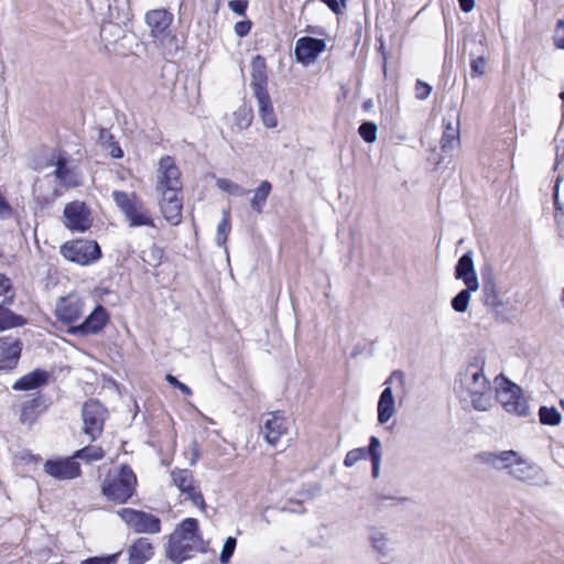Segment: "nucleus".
I'll use <instances>...</instances> for the list:
<instances>
[{
	"instance_id": "nucleus-1",
	"label": "nucleus",
	"mask_w": 564,
	"mask_h": 564,
	"mask_svg": "<svg viewBox=\"0 0 564 564\" xmlns=\"http://www.w3.org/2000/svg\"><path fill=\"white\" fill-rule=\"evenodd\" d=\"M485 358L477 355L462 369L455 379L454 391L460 402L469 403L480 412L489 411L495 404V390L485 375Z\"/></svg>"
},
{
	"instance_id": "nucleus-2",
	"label": "nucleus",
	"mask_w": 564,
	"mask_h": 564,
	"mask_svg": "<svg viewBox=\"0 0 564 564\" xmlns=\"http://www.w3.org/2000/svg\"><path fill=\"white\" fill-rule=\"evenodd\" d=\"M204 551L205 542L199 533L198 521L186 518L170 535L165 553L171 561L182 563L195 553Z\"/></svg>"
},
{
	"instance_id": "nucleus-3",
	"label": "nucleus",
	"mask_w": 564,
	"mask_h": 564,
	"mask_svg": "<svg viewBox=\"0 0 564 564\" xmlns=\"http://www.w3.org/2000/svg\"><path fill=\"white\" fill-rule=\"evenodd\" d=\"M137 476L128 465L109 473L102 481L101 492L110 501L126 503L135 492Z\"/></svg>"
},
{
	"instance_id": "nucleus-4",
	"label": "nucleus",
	"mask_w": 564,
	"mask_h": 564,
	"mask_svg": "<svg viewBox=\"0 0 564 564\" xmlns=\"http://www.w3.org/2000/svg\"><path fill=\"white\" fill-rule=\"evenodd\" d=\"M112 198L116 206L123 214L129 227H155L150 210L134 192L113 191Z\"/></svg>"
},
{
	"instance_id": "nucleus-5",
	"label": "nucleus",
	"mask_w": 564,
	"mask_h": 564,
	"mask_svg": "<svg viewBox=\"0 0 564 564\" xmlns=\"http://www.w3.org/2000/svg\"><path fill=\"white\" fill-rule=\"evenodd\" d=\"M145 22L151 30V34L156 39L166 55H175L178 50V40L171 32L173 14L165 9L150 10L145 14Z\"/></svg>"
},
{
	"instance_id": "nucleus-6",
	"label": "nucleus",
	"mask_w": 564,
	"mask_h": 564,
	"mask_svg": "<svg viewBox=\"0 0 564 564\" xmlns=\"http://www.w3.org/2000/svg\"><path fill=\"white\" fill-rule=\"evenodd\" d=\"M495 401H499L502 408L508 412L518 416H527L529 413V405L522 395V390L519 386L511 382L503 375L495 378Z\"/></svg>"
},
{
	"instance_id": "nucleus-7",
	"label": "nucleus",
	"mask_w": 564,
	"mask_h": 564,
	"mask_svg": "<svg viewBox=\"0 0 564 564\" xmlns=\"http://www.w3.org/2000/svg\"><path fill=\"white\" fill-rule=\"evenodd\" d=\"M61 254L68 261L87 265L101 257V249L96 241L77 239L61 247Z\"/></svg>"
},
{
	"instance_id": "nucleus-8",
	"label": "nucleus",
	"mask_w": 564,
	"mask_h": 564,
	"mask_svg": "<svg viewBox=\"0 0 564 564\" xmlns=\"http://www.w3.org/2000/svg\"><path fill=\"white\" fill-rule=\"evenodd\" d=\"M107 416V409L98 400L90 399L83 404V432L89 436L90 442L101 435Z\"/></svg>"
},
{
	"instance_id": "nucleus-9",
	"label": "nucleus",
	"mask_w": 564,
	"mask_h": 564,
	"mask_svg": "<svg viewBox=\"0 0 564 564\" xmlns=\"http://www.w3.org/2000/svg\"><path fill=\"white\" fill-rule=\"evenodd\" d=\"M117 513L135 533L156 534L161 531V520L152 513L132 508H122Z\"/></svg>"
},
{
	"instance_id": "nucleus-10",
	"label": "nucleus",
	"mask_w": 564,
	"mask_h": 564,
	"mask_svg": "<svg viewBox=\"0 0 564 564\" xmlns=\"http://www.w3.org/2000/svg\"><path fill=\"white\" fill-rule=\"evenodd\" d=\"M397 382L399 388L405 389V375L401 370H394L384 381L386 388L381 392L378 401V422L387 423L395 413V401L391 384Z\"/></svg>"
},
{
	"instance_id": "nucleus-11",
	"label": "nucleus",
	"mask_w": 564,
	"mask_h": 564,
	"mask_svg": "<svg viewBox=\"0 0 564 564\" xmlns=\"http://www.w3.org/2000/svg\"><path fill=\"white\" fill-rule=\"evenodd\" d=\"M158 204L164 219L173 226L181 224L183 210L182 189L155 191Z\"/></svg>"
},
{
	"instance_id": "nucleus-12",
	"label": "nucleus",
	"mask_w": 564,
	"mask_h": 564,
	"mask_svg": "<svg viewBox=\"0 0 564 564\" xmlns=\"http://www.w3.org/2000/svg\"><path fill=\"white\" fill-rule=\"evenodd\" d=\"M182 189L181 171L175 160L165 155L162 156L158 164L155 191L162 189Z\"/></svg>"
},
{
	"instance_id": "nucleus-13",
	"label": "nucleus",
	"mask_w": 564,
	"mask_h": 564,
	"mask_svg": "<svg viewBox=\"0 0 564 564\" xmlns=\"http://www.w3.org/2000/svg\"><path fill=\"white\" fill-rule=\"evenodd\" d=\"M63 215L64 224L69 230L84 232L91 226L90 212L83 202L68 203Z\"/></svg>"
},
{
	"instance_id": "nucleus-14",
	"label": "nucleus",
	"mask_w": 564,
	"mask_h": 564,
	"mask_svg": "<svg viewBox=\"0 0 564 564\" xmlns=\"http://www.w3.org/2000/svg\"><path fill=\"white\" fill-rule=\"evenodd\" d=\"M44 471L58 480L74 479L82 474L80 465L73 456L46 460Z\"/></svg>"
},
{
	"instance_id": "nucleus-15",
	"label": "nucleus",
	"mask_w": 564,
	"mask_h": 564,
	"mask_svg": "<svg viewBox=\"0 0 564 564\" xmlns=\"http://www.w3.org/2000/svg\"><path fill=\"white\" fill-rule=\"evenodd\" d=\"M288 431L286 419L280 411L267 413L262 416L261 433L268 444L274 446Z\"/></svg>"
},
{
	"instance_id": "nucleus-16",
	"label": "nucleus",
	"mask_w": 564,
	"mask_h": 564,
	"mask_svg": "<svg viewBox=\"0 0 564 564\" xmlns=\"http://www.w3.org/2000/svg\"><path fill=\"white\" fill-rule=\"evenodd\" d=\"M108 321L109 315L106 308L101 305H97L96 308L85 318L82 324L69 327L67 332L72 335H95L104 329Z\"/></svg>"
},
{
	"instance_id": "nucleus-17",
	"label": "nucleus",
	"mask_w": 564,
	"mask_h": 564,
	"mask_svg": "<svg viewBox=\"0 0 564 564\" xmlns=\"http://www.w3.org/2000/svg\"><path fill=\"white\" fill-rule=\"evenodd\" d=\"M22 352V343L18 338L6 336L0 338V372L17 368Z\"/></svg>"
},
{
	"instance_id": "nucleus-18",
	"label": "nucleus",
	"mask_w": 564,
	"mask_h": 564,
	"mask_svg": "<svg viewBox=\"0 0 564 564\" xmlns=\"http://www.w3.org/2000/svg\"><path fill=\"white\" fill-rule=\"evenodd\" d=\"M324 40L311 36H303L296 41L294 54L300 63L308 64L314 62L317 56L325 51Z\"/></svg>"
},
{
	"instance_id": "nucleus-19",
	"label": "nucleus",
	"mask_w": 564,
	"mask_h": 564,
	"mask_svg": "<svg viewBox=\"0 0 564 564\" xmlns=\"http://www.w3.org/2000/svg\"><path fill=\"white\" fill-rule=\"evenodd\" d=\"M84 313V302L76 295L61 297L55 306V315L63 323H72Z\"/></svg>"
},
{
	"instance_id": "nucleus-20",
	"label": "nucleus",
	"mask_w": 564,
	"mask_h": 564,
	"mask_svg": "<svg viewBox=\"0 0 564 564\" xmlns=\"http://www.w3.org/2000/svg\"><path fill=\"white\" fill-rule=\"evenodd\" d=\"M52 405V400L45 394H37L21 404L20 421L32 425L36 419Z\"/></svg>"
},
{
	"instance_id": "nucleus-21",
	"label": "nucleus",
	"mask_w": 564,
	"mask_h": 564,
	"mask_svg": "<svg viewBox=\"0 0 564 564\" xmlns=\"http://www.w3.org/2000/svg\"><path fill=\"white\" fill-rule=\"evenodd\" d=\"M455 278L462 280L469 290H478L479 282L475 272L471 251L464 253L455 268Z\"/></svg>"
},
{
	"instance_id": "nucleus-22",
	"label": "nucleus",
	"mask_w": 564,
	"mask_h": 564,
	"mask_svg": "<svg viewBox=\"0 0 564 564\" xmlns=\"http://www.w3.org/2000/svg\"><path fill=\"white\" fill-rule=\"evenodd\" d=\"M268 75L265 58L256 55L251 61V87L253 95L268 93Z\"/></svg>"
},
{
	"instance_id": "nucleus-23",
	"label": "nucleus",
	"mask_w": 564,
	"mask_h": 564,
	"mask_svg": "<svg viewBox=\"0 0 564 564\" xmlns=\"http://www.w3.org/2000/svg\"><path fill=\"white\" fill-rule=\"evenodd\" d=\"M518 452L509 449L501 452H484L479 455L482 463L491 466L497 470H510L513 462H517Z\"/></svg>"
},
{
	"instance_id": "nucleus-24",
	"label": "nucleus",
	"mask_w": 564,
	"mask_h": 564,
	"mask_svg": "<svg viewBox=\"0 0 564 564\" xmlns=\"http://www.w3.org/2000/svg\"><path fill=\"white\" fill-rule=\"evenodd\" d=\"M51 373L43 369H35L18 379L12 389L15 391H30L47 384Z\"/></svg>"
},
{
	"instance_id": "nucleus-25",
	"label": "nucleus",
	"mask_w": 564,
	"mask_h": 564,
	"mask_svg": "<svg viewBox=\"0 0 564 564\" xmlns=\"http://www.w3.org/2000/svg\"><path fill=\"white\" fill-rule=\"evenodd\" d=\"M52 159H56L53 174L62 185L65 187H77L80 185L78 175L67 166V158L64 154L58 152Z\"/></svg>"
},
{
	"instance_id": "nucleus-26",
	"label": "nucleus",
	"mask_w": 564,
	"mask_h": 564,
	"mask_svg": "<svg viewBox=\"0 0 564 564\" xmlns=\"http://www.w3.org/2000/svg\"><path fill=\"white\" fill-rule=\"evenodd\" d=\"M153 546L149 539L139 538L128 549V564H144L152 558Z\"/></svg>"
},
{
	"instance_id": "nucleus-27",
	"label": "nucleus",
	"mask_w": 564,
	"mask_h": 564,
	"mask_svg": "<svg viewBox=\"0 0 564 564\" xmlns=\"http://www.w3.org/2000/svg\"><path fill=\"white\" fill-rule=\"evenodd\" d=\"M368 540L372 550L381 557H387L393 551V542L387 532L377 527L368 528Z\"/></svg>"
},
{
	"instance_id": "nucleus-28",
	"label": "nucleus",
	"mask_w": 564,
	"mask_h": 564,
	"mask_svg": "<svg viewBox=\"0 0 564 564\" xmlns=\"http://www.w3.org/2000/svg\"><path fill=\"white\" fill-rule=\"evenodd\" d=\"M14 294L6 296L0 303V330H6L14 327H21L26 324V319L12 312L8 306L13 303Z\"/></svg>"
},
{
	"instance_id": "nucleus-29",
	"label": "nucleus",
	"mask_w": 564,
	"mask_h": 564,
	"mask_svg": "<svg viewBox=\"0 0 564 564\" xmlns=\"http://www.w3.org/2000/svg\"><path fill=\"white\" fill-rule=\"evenodd\" d=\"M509 475L517 480L533 484L540 474L536 466L529 464L520 454L517 456V462H513Z\"/></svg>"
},
{
	"instance_id": "nucleus-30",
	"label": "nucleus",
	"mask_w": 564,
	"mask_h": 564,
	"mask_svg": "<svg viewBox=\"0 0 564 564\" xmlns=\"http://www.w3.org/2000/svg\"><path fill=\"white\" fill-rule=\"evenodd\" d=\"M444 132L441 139V147L443 151L453 150L454 148L459 145V120L458 118L455 121L452 118L443 119Z\"/></svg>"
},
{
	"instance_id": "nucleus-31",
	"label": "nucleus",
	"mask_w": 564,
	"mask_h": 564,
	"mask_svg": "<svg viewBox=\"0 0 564 564\" xmlns=\"http://www.w3.org/2000/svg\"><path fill=\"white\" fill-rule=\"evenodd\" d=\"M258 102V111L261 117L263 124L269 128H275L278 124L276 117L274 115L273 106L269 93L254 95Z\"/></svg>"
},
{
	"instance_id": "nucleus-32",
	"label": "nucleus",
	"mask_w": 564,
	"mask_h": 564,
	"mask_svg": "<svg viewBox=\"0 0 564 564\" xmlns=\"http://www.w3.org/2000/svg\"><path fill=\"white\" fill-rule=\"evenodd\" d=\"M482 293L484 304L491 308H498L502 305L496 283L490 272H482Z\"/></svg>"
},
{
	"instance_id": "nucleus-33",
	"label": "nucleus",
	"mask_w": 564,
	"mask_h": 564,
	"mask_svg": "<svg viewBox=\"0 0 564 564\" xmlns=\"http://www.w3.org/2000/svg\"><path fill=\"white\" fill-rule=\"evenodd\" d=\"M271 189L272 186L269 181H262L260 183V185L254 191L253 197L250 200V206L252 210H254L258 214L262 213Z\"/></svg>"
},
{
	"instance_id": "nucleus-34",
	"label": "nucleus",
	"mask_w": 564,
	"mask_h": 564,
	"mask_svg": "<svg viewBox=\"0 0 564 564\" xmlns=\"http://www.w3.org/2000/svg\"><path fill=\"white\" fill-rule=\"evenodd\" d=\"M171 478L173 484L182 491L187 492L193 488V475L188 469H173L171 471Z\"/></svg>"
},
{
	"instance_id": "nucleus-35",
	"label": "nucleus",
	"mask_w": 564,
	"mask_h": 564,
	"mask_svg": "<svg viewBox=\"0 0 564 564\" xmlns=\"http://www.w3.org/2000/svg\"><path fill=\"white\" fill-rule=\"evenodd\" d=\"M75 460L80 459L86 464L100 460L105 457V452L100 446L89 445L76 451L73 455Z\"/></svg>"
},
{
	"instance_id": "nucleus-36",
	"label": "nucleus",
	"mask_w": 564,
	"mask_h": 564,
	"mask_svg": "<svg viewBox=\"0 0 564 564\" xmlns=\"http://www.w3.org/2000/svg\"><path fill=\"white\" fill-rule=\"evenodd\" d=\"M230 214L229 210H223V219L217 226L216 243L221 247L227 241L228 234L230 232Z\"/></svg>"
},
{
	"instance_id": "nucleus-37",
	"label": "nucleus",
	"mask_w": 564,
	"mask_h": 564,
	"mask_svg": "<svg viewBox=\"0 0 564 564\" xmlns=\"http://www.w3.org/2000/svg\"><path fill=\"white\" fill-rule=\"evenodd\" d=\"M477 290L466 289L462 290L456 296H454L451 301V305L453 310L457 313H464L467 311L470 302V293L476 292Z\"/></svg>"
},
{
	"instance_id": "nucleus-38",
	"label": "nucleus",
	"mask_w": 564,
	"mask_h": 564,
	"mask_svg": "<svg viewBox=\"0 0 564 564\" xmlns=\"http://www.w3.org/2000/svg\"><path fill=\"white\" fill-rule=\"evenodd\" d=\"M540 422L544 425H558L562 421L561 413L554 408L541 406L539 410Z\"/></svg>"
},
{
	"instance_id": "nucleus-39",
	"label": "nucleus",
	"mask_w": 564,
	"mask_h": 564,
	"mask_svg": "<svg viewBox=\"0 0 564 564\" xmlns=\"http://www.w3.org/2000/svg\"><path fill=\"white\" fill-rule=\"evenodd\" d=\"M216 186L220 191L227 192L235 196H245L249 193V191L245 189L239 184H237L228 178H218L216 181Z\"/></svg>"
},
{
	"instance_id": "nucleus-40",
	"label": "nucleus",
	"mask_w": 564,
	"mask_h": 564,
	"mask_svg": "<svg viewBox=\"0 0 564 564\" xmlns=\"http://www.w3.org/2000/svg\"><path fill=\"white\" fill-rule=\"evenodd\" d=\"M42 187H43V184H40V185L35 186V188H34L35 199L42 206L52 204L54 200H56L61 196V192L56 187H53L48 193H45V194L42 193Z\"/></svg>"
},
{
	"instance_id": "nucleus-41",
	"label": "nucleus",
	"mask_w": 564,
	"mask_h": 564,
	"mask_svg": "<svg viewBox=\"0 0 564 564\" xmlns=\"http://www.w3.org/2000/svg\"><path fill=\"white\" fill-rule=\"evenodd\" d=\"M378 127L372 121H365L358 128L359 135L367 143H373L377 140Z\"/></svg>"
},
{
	"instance_id": "nucleus-42",
	"label": "nucleus",
	"mask_w": 564,
	"mask_h": 564,
	"mask_svg": "<svg viewBox=\"0 0 564 564\" xmlns=\"http://www.w3.org/2000/svg\"><path fill=\"white\" fill-rule=\"evenodd\" d=\"M237 545V540L234 536H228L223 545L219 561L221 564L229 563Z\"/></svg>"
},
{
	"instance_id": "nucleus-43",
	"label": "nucleus",
	"mask_w": 564,
	"mask_h": 564,
	"mask_svg": "<svg viewBox=\"0 0 564 564\" xmlns=\"http://www.w3.org/2000/svg\"><path fill=\"white\" fill-rule=\"evenodd\" d=\"M366 457H367L366 448L359 447V448L351 449L346 454V457L344 459V465L346 467H351L359 460L365 459Z\"/></svg>"
},
{
	"instance_id": "nucleus-44",
	"label": "nucleus",
	"mask_w": 564,
	"mask_h": 564,
	"mask_svg": "<svg viewBox=\"0 0 564 564\" xmlns=\"http://www.w3.org/2000/svg\"><path fill=\"white\" fill-rule=\"evenodd\" d=\"M487 59L482 56L474 57L470 61L471 76H482L486 73Z\"/></svg>"
},
{
	"instance_id": "nucleus-45",
	"label": "nucleus",
	"mask_w": 564,
	"mask_h": 564,
	"mask_svg": "<svg viewBox=\"0 0 564 564\" xmlns=\"http://www.w3.org/2000/svg\"><path fill=\"white\" fill-rule=\"evenodd\" d=\"M432 91V86L420 79L415 83V97L420 100L426 99Z\"/></svg>"
},
{
	"instance_id": "nucleus-46",
	"label": "nucleus",
	"mask_w": 564,
	"mask_h": 564,
	"mask_svg": "<svg viewBox=\"0 0 564 564\" xmlns=\"http://www.w3.org/2000/svg\"><path fill=\"white\" fill-rule=\"evenodd\" d=\"M561 183H562V175H557L556 180H555L554 193H553L554 206H555V210H556V214H555L556 223H560L558 212L562 210V206H561V203H560V187H561Z\"/></svg>"
},
{
	"instance_id": "nucleus-47",
	"label": "nucleus",
	"mask_w": 564,
	"mask_h": 564,
	"mask_svg": "<svg viewBox=\"0 0 564 564\" xmlns=\"http://www.w3.org/2000/svg\"><path fill=\"white\" fill-rule=\"evenodd\" d=\"M381 443L377 436H371L369 440V447L367 449V455H370V458H381Z\"/></svg>"
},
{
	"instance_id": "nucleus-48",
	"label": "nucleus",
	"mask_w": 564,
	"mask_h": 564,
	"mask_svg": "<svg viewBox=\"0 0 564 564\" xmlns=\"http://www.w3.org/2000/svg\"><path fill=\"white\" fill-rule=\"evenodd\" d=\"M187 454L189 455V465H195L200 457V451L197 441L194 440L189 443L188 448L186 451V455Z\"/></svg>"
},
{
	"instance_id": "nucleus-49",
	"label": "nucleus",
	"mask_w": 564,
	"mask_h": 564,
	"mask_svg": "<svg viewBox=\"0 0 564 564\" xmlns=\"http://www.w3.org/2000/svg\"><path fill=\"white\" fill-rule=\"evenodd\" d=\"M235 116L240 128L246 129L251 124L252 116L247 109H239L237 112H235Z\"/></svg>"
},
{
	"instance_id": "nucleus-50",
	"label": "nucleus",
	"mask_w": 564,
	"mask_h": 564,
	"mask_svg": "<svg viewBox=\"0 0 564 564\" xmlns=\"http://www.w3.org/2000/svg\"><path fill=\"white\" fill-rule=\"evenodd\" d=\"M228 7L230 8V10L232 12L237 13L238 15L245 17L247 8H248V1L247 0H231V1H229Z\"/></svg>"
},
{
	"instance_id": "nucleus-51",
	"label": "nucleus",
	"mask_w": 564,
	"mask_h": 564,
	"mask_svg": "<svg viewBox=\"0 0 564 564\" xmlns=\"http://www.w3.org/2000/svg\"><path fill=\"white\" fill-rule=\"evenodd\" d=\"M166 381L173 386L174 388L178 389L180 391H182L185 395H192V390L188 386H186L185 383L178 381L176 379V377L172 376V375H166L165 377Z\"/></svg>"
},
{
	"instance_id": "nucleus-52",
	"label": "nucleus",
	"mask_w": 564,
	"mask_h": 564,
	"mask_svg": "<svg viewBox=\"0 0 564 564\" xmlns=\"http://www.w3.org/2000/svg\"><path fill=\"white\" fill-rule=\"evenodd\" d=\"M187 497L192 500V502L199 507L200 509L205 508V500L199 490H196L195 487L191 488L187 492H185Z\"/></svg>"
},
{
	"instance_id": "nucleus-53",
	"label": "nucleus",
	"mask_w": 564,
	"mask_h": 564,
	"mask_svg": "<svg viewBox=\"0 0 564 564\" xmlns=\"http://www.w3.org/2000/svg\"><path fill=\"white\" fill-rule=\"evenodd\" d=\"M117 555L109 556H94L82 561V564H112L116 561Z\"/></svg>"
},
{
	"instance_id": "nucleus-54",
	"label": "nucleus",
	"mask_w": 564,
	"mask_h": 564,
	"mask_svg": "<svg viewBox=\"0 0 564 564\" xmlns=\"http://www.w3.org/2000/svg\"><path fill=\"white\" fill-rule=\"evenodd\" d=\"M251 25L252 24L249 20L239 21L235 24V33L240 37H243L249 34Z\"/></svg>"
},
{
	"instance_id": "nucleus-55",
	"label": "nucleus",
	"mask_w": 564,
	"mask_h": 564,
	"mask_svg": "<svg viewBox=\"0 0 564 564\" xmlns=\"http://www.w3.org/2000/svg\"><path fill=\"white\" fill-rule=\"evenodd\" d=\"M9 292H12V284L8 276L0 273V296L8 294Z\"/></svg>"
},
{
	"instance_id": "nucleus-56",
	"label": "nucleus",
	"mask_w": 564,
	"mask_h": 564,
	"mask_svg": "<svg viewBox=\"0 0 564 564\" xmlns=\"http://www.w3.org/2000/svg\"><path fill=\"white\" fill-rule=\"evenodd\" d=\"M556 28H557V31H556V34L554 35V45L557 48L563 50L564 48V36H561L560 33H558V31L564 28V20L563 19H560L557 21Z\"/></svg>"
},
{
	"instance_id": "nucleus-57",
	"label": "nucleus",
	"mask_w": 564,
	"mask_h": 564,
	"mask_svg": "<svg viewBox=\"0 0 564 564\" xmlns=\"http://www.w3.org/2000/svg\"><path fill=\"white\" fill-rule=\"evenodd\" d=\"M459 7L462 11L468 13L475 7V0H458Z\"/></svg>"
},
{
	"instance_id": "nucleus-58",
	"label": "nucleus",
	"mask_w": 564,
	"mask_h": 564,
	"mask_svg": "<svg viewBox=\"0 0 564 564\" xmlns=\"http://www.w3.org/2000/svg\"><path fill=\"white\" fill-rule=\"evenodd\" d=\"M554 144H555V165H554V170H557L560 163H561V159L563 158L564 153H560V141L557 139V137L554 138Z\"/></svg>"
},
{
	"instance_id": "nucleus-59",
	"label": "nucleus",
	"mask_w": 564,
	"mask_h": 564,
	"mask_svg": "<svg viewBox=\"0 0 564 564\" xmlns=\"http://www.w3.org/2000/svg\"><path fill=\"white\" fill-rule=\"evenodd\" d=\"M325 3L334 13L340 12V6L337 0H321Z\"/></svg>"
},
{
	"instance_id": "nucleus-60",
	"label": "nucleus",
	"mask_w": 564,
	"mask_h": 564,
	"mask_svg": "<svg viewBox=\"0 0 564 564\" xmlns=\"http://www.w3.org/2000/svg\"><path fill=\"white\" fill-rule=\"evenodd\" d=\"M380 463H381V458H373L371 459V465H372V476L375 478H377L379 476V470H380Z\"/></svg>"
},
{
	"instance_id": "nucleus-61",
	"label": "nucleus",
	"mask_w": 564,
	"mask_h": 564,
	"mask_svg": "<svg viewBox=\"0 0 564 564\" xmlns=\"http://www.w3.org/2000/svg\"><path fill=\"white\" fill-rule=\"evenodd\" d=\"M110 154L115 159H121L123 156V151L119 145L115 144L110 151Z\"/></svg>"
},
{
	"instance_id": "nucleus-62",
	"label": "nucleus",
	"mask_w": 564,
	"mask_h": 564,
	"mask_svg": "<svg viewBox=\"0 0 564 564\" xmlns=\"http://www.w3.org/2000/svg\"><path fill=\"white\" fill-rule=\"evenodd\" d=\"M551 452H552V455H553L554 459L556 460V452H555V448L553 446L551 447ZM557 455L560 456V452H557Z\"/></svg>"
},
{
	"instance_id": "nucleus-63",
	"label": "nucleus",
	"mask_w": 564,
	"mask_h": 564,
	"mask_svg": "<svg viewBox=\"0 0 564 564\" xmlns=\"http://www.w3.org/2000/svg\"><path fill=\"white\" fill-rule=\"evenodd\" d=\"M371 107V101L368 100L364 104V109H369Z\"/></svg>"
},
{
	"instance_id": "nucleus-64",
	"label": "nucleus",
	"mask_w": 564,
	"mask_h": 564,
	"mask_svg": "<svg viewBox=\"0 0 564 564\" xmlns=\"http://www.w3.org/2000/svg\"><path fill=\"white\" fill-rule=\"evenodd\" d=\"M558 97H560V99L562 100V102L564 104V90H562V91L558 94Z\"/></svg>"
}]
</instances>
